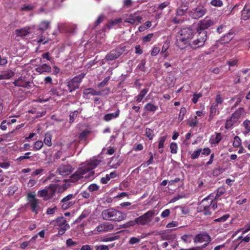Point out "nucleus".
Returning a JSON list of instances; mask_svg holds the SVG:
<instances>
[{
  "instance_id": "1",
  "label": "nucleus",
  "mask_w": 250,
  "mask_h": 250,
  "mask_svg": "<svg viewBox=\"0 0 250 250\" xmlns=\"http://www.w3.org/2000/svg\"><path fill=\"white\" fill-rule=\"evenodd\" d=\"M101 163V161L97 159L91 160L87 164L83 167L79 168L78 170L71 176L70 180L75 182L83 177V175L89 172V176H92L94 171L92 170L96 167Z\"/></svg>"
},
{
  "instance_id": "2",
  "label": "nucleus",
  "mask_w": 250,
  "mask_h": 250,
  "mask_svg": "<svg viewBox=\"0 0 250 250\" xmlns=\"http://www.w3.org/2000/svg\"><path fill=\"white\" fill-rule=\"evenodd\" d=\"M195 32L190 27L182 29L178 33L176 44L181 49L186 48L194 36Z\"/></svg>"
},
{
  "instance_id": "3",
  "label": "nucleus",
  "mask_w": 250,
  "mask_h": 250,
  "mask_svg": "<svg viewBox=\"0 0 250 250\" xmlns=\"http://www.w3.org/2000/svg\"><path fill=\"white\" fill-rule=\"evenodd\" d=\"M155 211L150 210L144 213L143 215L136 218L134 220L129 221L123 225V228H128L134 227L136 225L145 226L148 225L152 221L155 215Z\"/></svg>"
},
{
  "instance_id": "4",
  "label": "nucleus",
  "mask_w": 250,
  "mask_h": 250,
  "mask_svg": "<svg viewBox=\"0 0 250 250\" xmlns=\"http://www.w3.org/2000/svg\"><path fill=\"white\" fill-rule=\"evenodd\" d=\"M101 216L104 220L119 222L124 220L126 217L125 213L112 208L104 210Z\"/></svg>"
},
{
  "instance_id": "5",
  "label": "nucleus",
  "mask_w": 250,
  "mask_h": 250,
  "mask_svg": "<svg viewBox=\"0 0 250 250\" xmlns=\"http://www.w3.org/2000/svg\"><path fill=\"white\" fill-rule=\"evenodd\" d=\"M197 33L196 39L193 41L191 40L188 45L193 49H196L203 46L207 39V32H197Z\"/></svg>"
},
{
  "instance_id": "6",
  "label": "nucleus",
  "mask_w": 250,
  "mask_h": 250,
  "mask_svg": "<svg viewBox=\"0 0 250 250\" xmlns=\"http://www.w3.org/2000/svg\"><path fill=\"white\" fill-rule=\"evenodd\" d=\"M28 205L30 207L31 211L36 214L41 211V208L40 206V201L35 197V194L31 193L27 194Z\"/></svg>"
},
{
  "instance_id": "7",
  "label": "nucleus",
  "mask_w": 250,
  "mask_h": 250,
  "mask_svg": "<svg viewBox=\"0 0 250 250\" xmlns=\"http://www.w3.org/2000/svg\"><path fill=\"white\" fill-rule=\"evenodd\" d=\"M85 74L81 73L80 74L75 76L67 83V86L70 92L75 91L79 88L80 84L82 79L84 78Z\"/></svg>"
},
{
  "instance_id": "8",
  "label": "nucleus",
  "mask_w": 250,
  "mask_h": 250,
  "mask_svg": "<svg viewBox=\"0 0 250 250\" xmlns=\"http://www.w3.org/2000/svg\"><path fill=\"white\" fill-rule=\"evenodd\" d=\"M207 12V10L204 6L200 5L190 11L189 15L193 19H198L204 16Z\"/></svg>"
},
{
  "instance_id": "9",
  "label": "nucleus",
  "mask_w": 250,
  "mask_h": 250,
  "mask_svg": "<svg viewBox=\"0 0 250 250\" xmlns=\"http://www.w3.org/2000/svg\"><path fill=\"white\" fill-rule=\"evenodd\" d=\"M214 24V22L213 20L208 18V17H206L198 22L197 32H207L205 30L208 29Z\"/></svg>"
},
{
  "instance_id": "10",
  "label": "nucleus",
  "mask_w": 250,
  "mask_h": 250,
  "mask_svg": "<svg viewBox=\"0 0 250 250\" xmlns=\"http://www.w3.org/2000/svg\"><path fill=\"white\" fill-rule=\"evenodd\" d=\"M74 168L70 165H61L56 172L62 176H65L71 174Z\"/></svg>"
},
{
  "instance_id": "11",
  "label": "nucleus",
  "mask_w": 250,
  "mask_h": 250,
  "mask_svg": "<svg viewBox=\"0 0 250 250\" xmlns=\"http://www.w3.org/2000/svg\"><path fill=\"white\" fill-rule=\"evenodd\" d=\"M74 197L75 195L73 194H70L62 199L61 203L62 204V208L65 210L72 206L75 204V202L71 201V200L74 198Z\"/></svg>"
},
{
  "instance_id": "12",
  "label": "nucleus",
  "mask_w": 250,
  "mask_h": 250,
  "mask_svg": "<svg viewBox=\"0 0 250 250\" xmlns=\"http://www.w3.org/2000/svg\"><path fill=\"white\" fill-rule=\"evenodd\" d=\"M50 224L52 225L53 227L57 228H63L65 225H69L67 223L66 219L63 216L58 217L56 219L52 220L50 222Z\"/></svg>"
},
{
  "instance_id": "13",
  "label": "nucleus",
  "mask_w": 250,
  "mask_h": 250,
  "mask_svg": "<svg viewBox=\"0 0 250 250\" xmlns=\"http://www.w3.org/2000/svg\"><path fill=\"white\" fill-rule=\"evenodd\" d=\"M110 89L106 88L102 91H96L92 88H87L83 90L84 95H91L92 96L95 95H106L108 94Z\"/></svg>"
},
{
  "instance_id": "14",
  "label": "nucleus",
  "mask_w": 250,
  "mask_h": 250,
  "mask_svg": "<svg viewBox=\"0 0 250 250\" xmlns=\"http://www.w3.org/2000/svg\"><path fill=\"white\" fill-rule=\"evenodd\" d=\"M114 226L108 222H104L96 227V230L99 233L110 231L113 230Z\"/></svg>"
},
{
  "instance_id": "15",
  "label": "nucleus",
  "mask_w": 250,
  "mask_h": 250,
  "mask_svg": "<svg viewBox=\"0 0 250 250\" xmlns=\"http://www.w3.org/2000/svg\"><path fill=\"white\" fill-rule=\"evenodd\" d=\"M210 241L211 238L210 236L206 232L197 234L194 239V242L195 243H202L204 242L209 243Z\"/></svg>"
},
{
  "instance_id": "16",
  "label": "nucleus",
  "mask_w": 250,
  "mask_h": 250,
  "mask_svg": "<svg viewBox=\"0 0 250 250\" xmlns=\"http://www.w3.org/2000/svg\"><path fill=\"white\" fill-rule=\"evenodd\" d=\"M122 54V52L119 49L113 50L106 55L105 59L107 61H113L118 58Z\"/></svg>"
},
{
  "instance_id": "17",
  "label": "nucleus",
  "mask_w": 250,
  "mask_h": 250,
  "mask_svg": "<svg viewBox=\"0 0 250 250\" xmlns=\"http://www.w3.org/2000/svg\"><path fill=\"white\" fill-rule=\"evenodd\" d=\"M142 17L141 16H136L135 14H131L129 15L128 18H126L125 20V22H128L130 24H139L141 22Z\"/></svg>"
},
{
  "instance_id": "18",
  "label": "nucleus",
  "mask_w": 250,
  "mask_h": 250,
  "mask_svg": "<svg viewBox=\"0 0 250 250\" xmlns=\"http://www.w3.org/2000/svg\"><path fill=\"white\" fill-rule=\"evenodd\" d=\"M30 83L29 82L25 81L24 77H20L13 82L15 86L22 87H30Z\"/></svg>"
},
{
  "instance_id": "19",
  "label": "nucleus",
  "mask_w": 250,
  "mask_h": 250,
  "mask_svg": "<svg viewBox=\"0 0 250 250\" xmlns=\"http://www.w3.org/2000/svg\"><path fill=\"white\" fill-rule=\"evenodd\" d=\"M210 196H208V197H206L204 199L202 200V201L201 202V203L199 204V206L198 208H210L211 207V205L212 204L213 202V199L210 198Z\"/></svg>"
},
{
  "instance_id": "20",
  "label": "nucleus",
  "mask_w": 250,
  "mask_h": 250,
  "mask_svg": "<svg viewBox=\"0 0 250 250\" xmlns=\"http://www.w3.org/2000/svg\"><path fill=\"white\" fill-rule=\"evenodd\" d=\"M46 189L48 197L46 198V200H49L54 195L57 190V185L55 184H51L48 187H45Z\"/></svg>"
},
{
  "instance_id": "21",
  "label": "nucleus",
  "mask_w": 250,
  "mask_h": 250,
  "mask_svg": "<svg viewBox=\"0 0 250 250\" xmlns=\"http://www.w3.org/2000/svg\"><path fill=\"white\" fill-rule=\"evenodd\" d=\"M188 8V3L186 2L181 4L177 9L176 13V16H184Z\"/></svg>"
},
{
  "instance_id": "22",
  "label": "nucleus",
  "mask_w": 250,
  "mask_h": 250,
  "mask_svg": "<svg viewBox=\"0 0 250 250\" xmlns=\"http://www.w3.org/2000/svg\"><path fill=\"white\" fill-rule=\"evenodd\" d=\"M35 70L40 74H42L45 72L49 73L51 72V68L46 63H44L36 67L35 68Z\"/></svg>"
},
{
  "instance_id": "23",
  "label": "nucleus",
  "mask_w": 250,
  "mask_h": 250,
  "mask_svg": "<svg viewBox=\"0 0 250 250\" xmlns=\"http://www.w3.org/2000/svg\"><path fill=\"white\" fill-rule=\"evenodd\" d=\"M50 27V22L44 21L41 22L39 25L37 32L39 33L43 32L44 31Z\"/></svg>"
},
{
  "instance_id": "24",
  "label": "nucleus",
  "mask_w": 250,
  "mask_h": 250,
  "mask_svg": "<svg viewBox=\"0 0 250 250\" xmlns=\"http://www.w3.org/2000/svg\"><path fill=\"white\" fill-rule=\"evenodd\" d=\"M30 33V28L24 27L21 29H18L15 30V34L19 37H25Z\"/></svg>"
},
{
  "instance_id": "25",
  "label": "nucleus",
  "mask_w": 250,
  "mask_h": 250,
  "mask_svg": "<svg viewBox=\"0 0 250 250\" xmlns=\"http://www.w3.org/2000/svg\"><path fill=\"white\" fill-rule=\"evenodd\" d=\"M120 114V110L118 109L116 112L112 113H108L106 114L104 116V119L106 121L108 122L112 120L113 118H117L119 116Z\"/></svg>"
},
{
  "instance_id": "26",
  "label": "nucleus",
  "mask_w": 250,
  "mask_h": 250,
  "mask_svg": "<svg viewBox=\"0 0 250 250\" xmlns=\"http://www.w3.org/2000/svg\"><path fill=\"white\" fill-rule=\"evenodd\" d=\"M250 18V8L245 5L242 11V19L245 21Z\"/></svg>"
},
{
  "instance_id": "27",
  "label": "nucleus",
  "mask_w": 250,
  "mask_h": 250,
  "mask_svg": "<svg viewBox=\"0 0 250 250\" xmlns=\"http://www.w3.org/2000/svg\"><path fill=\"white\" fill-rule=\"evenodd\" d=\"M148 91V88H145L141 91L139 95L135 97L138 103L141 102Z\"/></svg>"
},
{
  "instance_id": "28",
  "label": "nucleus",
  "mask_w": 250,
  "mask_h": 250,
  "mask_svg": "<svg viewBox=\"0 0 250 250\" xmlns=\"http://www.w3.org/2000/svg\"><path fill=\"white\" fill-rule=\"evenodd\" d=\"M243 112L244 108L240 107L232 114L231 118H232L233 119H235V121L237 122V120L240 118Z\"/></svg>"
},
{
  "instance_id": "29",
  "label": "nucleus",
  "mask_w": 250,
  "mask_h": 250,
  "mask_svg": "<svg viewBox=\"0 0 250 250\" xmlns=\"http://www.w3.org/2000/svg\"><path fill=\"white\" fill-rule=\"evenodd\" d=\"M49 93L50 95H56L57 96H61L62 95V91L61 90V87H53L52 88Z\"/></svg>"
},
{
  "instance_id": "30",
  "label": "nucleus",
  "mask_w": 250,
  "mask_h": 250,
  "mask_svg": "<svg viewBox=\"0 0 250 250\" xmlns=\"http://www.w3.org/2000/svg\"><path fill=\"white\" fill-rule=\"evenodd\" d=\"M234 37V34L232 32H229L221 38V41L224 42H228Z\"/></svg>"
},
{
  "instance_id": "31",
  "label": "nucleus",
  "mask_w": 250,
  "mask_h": 250,
  "mask_svg": "<svg viewBox=\"0 0 250 250\" xmlns=\"http://www.w3.org/2000/svg\"><path fill=\"white\" fill-rule=\"evenodd\" d=\"M222 139L221 134L220 133H216V136H212L210 141L211 144H218Z\"/></svg>"
},
{
  "instance_id": "32",
  "label": "nucleus",
  "mask_w": 250,
  "mask_h": 250,
  "mask_svg": "<svg viewBox=\"0 0 250 250\" xmlns=\"http://www.w3.org/2000/svg\"><path fill=\"white\" fill-rule=\"evenodd\" d=\"M158 108V106L149 103L145 106V109L150 112H154Z\"/></svg>"
},
{
  "instance_id": "33",
  "label": "nucleus",
  "mask_w": 250,
  "mask_h": 250,
  "mask_svg": "<svg viewBox=\"0 0 250 250\" xmlns=\"http://www.w3.org/2000/svg\"><path fill=\"white\" fill-rule=\"evenodd\" d=\"M90 133V132L88 130H84L80 134L79 136V140L86 141V138L87 136L89 135Z\"/></svg>"
},
{
  "instance_id": "34",
  "label": "nucleus",
  "mask_w": 250,
  "mask_h": 250,
  "mask_svg": "<svg viewBox=\"0 0 250 250\" xmlns=\"http://www.w3.org/2000/svg\"><path fill=\"white\" fill-rule=\"evenodd\" d=\"M218 107V105L217 104L213 103L210 108V115L209 118H212L215 114L217 109Z\"/></svg>"
},
{
  "instance_id": "35",
  "label": "nucleus",
  "mask_w": 250,
  "mask_h": 250,
  "mask_svg": "<svg viewBox=\"0 0 250 250\" xmlns=\"http://www.w3.org/2000/svg\"><path fill=\"white\" fill-rule=\"evenodd\" d=\"M168 48V45L167 43L164 44L162 48V50L160 53L161 55L164 58H166L169 55L168 53L167 52Z\"/></svg>"
},
{
  "instance_id": "36",
  "label": "nucleus",
  "mask_w": 250,
  "mask_h": 250,
  "mask_svg": "<svg viewBox=\"0 0 250 250\" xmlns=\"http://www.w3.org/2000/svg\"><path fill=\"white\" fill-rule=\"evenodd\" d=\"M121 22V19H115L114 20H111L109 21V23L106 24V26L109 28H111L113 27L115 25H117L120 23Z\"/></svg>"
},
{
  "instance_id": "37",
  "label": "nucleus",
  "mask_w": 250,
  "mask_h": 250,
  "mask_svg": "<svg viewBox=\"0 0 250 250\" xmlns=\"http://www.w3.org/2000/svg\"><path fill=\"white\" fill-rule=\"evenodd\" d=\"M236 122V121H235V119H233L230 117L229 119L227 120L225 127L226 129H229L234 125Z\"/></svg>"
},
{
  "instance_id": "38",
  "label": "nucleus",
  "mask_w": 250,
  "mask_h": 250,
  "mask_svg": "<svg viewBox=\"0 0 250 250\" xmlns=\"http://www.w3.org/2000/svg\"><path fill=\"white\" fill-rule=\"evenodd\" d=\"M38 34L39 36V39L38 41V42H43V44H45L48 42V40L46 39V37L45 35L43 34V32L39 33L38 32Z\"/></svg>"
},
{
  "instance_id": "39",
  "label": "nucleus",
  "mask_w": 250,
  "mask_h": 250,
  "mask_svg": "<svg viewBox=\"0 0 250 250\" xmlns=\"http://www.w3.org/2000/svg\"><path fill=\"white\" fill-rule=\"evenodd\" d=\"M192 235L191 234H185L181 236V239L186 243H190L191 241V238L192 237Z\"/></svg>"
},
{
  "instance_id": "40",
  "label": "nucleus",
  "mask_w": 250,
  "mask_h": 250,
  "mask_svg": "<svg viewBox=\"0 0 250 250\" xmlns=\"http://www.w3.org/2000/svg\"><path fill=\"white\" fill-rule=\"evenodd\" d=\"M88 215V213L86 210H83L80 216L76 220V223H80L82 220L87 217Z\"/></svg>"
},
{
  "instance_id": "41",
  "label": "nucleus",
  "mask_w": 250,
  "mask_h": 250,
  "mask_svg": "<svg viewBox=\"0 0 250 250\" xmlns=\"http://www.w3.org/2000/svg\"><path fill=\"white\" fill-rule=\"evenodd\" d=\"M79 112L78 110H75L70 113L69 115V122L72 123L74 122V120L77 117Z\"/></svg>"
},
{
  "instance_id": "42",
  "label": "nucleus",
  "mask_w": 250,
  "mask_h": 250,
  "mask_svg": "<svg viewBox=\"0 0 250 250\" xmlns=\"http://www.w3.org/2000/svg\"><path fill=\"white\" fill-rule=\"evenodd\" d=\"M199 209V212H203L205 215H211L212 211L210 210V208H198Z\"/></svg>"
},
{
  "instance_id": "43",
  "label": "nucleus",
  "mask_w": 250,
  "mask_h": 250,
  "mask_svg": "<svg viewBox=\"0 0 250 250\" xmlns=\"http://www.w3.org/2000/svg\"><path fill=\"white\" fill-rule=\"evenodd\" d=\"M241 145V140L240 138L236 136L234 138V141L233 142V146L234 147H238Z\"/></svg>"
},
{
  "instance_id": "44",
  "label": "nucleus",
  "mask_w": 250,
  "mask_h": 250,
  "mask_svg": "<svg viewBox=\"0 0 250 250\" xmlns=\"http://www.w3.org/2000/svg\"><path fill=\"white\" fill-rule=\"evenodd\" d=\"M44 143L48 146H51L52 145L51 135L50 134L46 133L45 134Z\"/></svg>"
},
{
  "instance_id": "45",
  "label": "nucleus",
  "mask_w": 250,
  "mask_h": 250,
  "mask_svg": "<svg viewBox=\"0 0 250 250\" xmlns=\"http://www.w3.org/2000/svg\"><path fill=\"white\" fill-rule=\"evenodd\" d=\"M210 3L215 7H221L223 4L221 0H211Z\"/></svg>"
},
{
  "instance_id": "46",
  "label": "nucleus",
  "mask_w": 250,
  "mask_h": 250,
  "mask_svg": "<svg viewBox=\"0 0 250 250\" xmlns=\"http://www.w3.org/2000/svg\"><path fill=\"white\" fill-rule=\"evenodd\" d=\"M70 225H65V227L61 228H57L58 229V234L60 235H62L65 232V231L70 228Z\"/></svg>"
},
{
  "instance_id": "47",
  "label": "nucleus",
  "mask_w": 250,
  "mask_h": 250,
  "mask_svg": "<svg viewBox=\"0 0 250 250\" xmlns=\"http://www.w3.org/2000/svg\"><path fill=\"white\" fill-rule=\"evenodd\" d=\"M38 195L40 197H43L44 200H46V198L48 197V195L47 194V191L45 188L43 189L39 190L38 192Z\"/></svg>"
},
{
  "instance_id": "48",
  "label": "nucleus",
  "mask_w": 250,
  "mask_h": 250,
  "mask_svg": "<svg viewBox=\"0 0 250 250\" xmlns=\"http://www.w3.org/2000/svg\"><path fill=\"white\" fill-rule=\"evenodd\" d=\"M225 192V189L222 187L219 188L217 190V193L215 197V199H218Z\"/></svg>"
},
{
  "instance_id": "49",
  "label": "nucleus",
  "mask_w": 250,
  "mask_h": 250,
  "mask_svg": "<svg viewBox=\"0 0 250 250\" xmlns=\"http://www.w3.org/2000/svg\"><path fill=\"white\" fill-rule=\"evenodd\" d=\"M146 134L149 140H152L154 136L153 130L150 128H147L146 129Z\"/></svg>"
},
{
  "instance_id": "50",
  "label": "nucleus",
  "mask_w": 250,
  "mask_h": 250,
  "mask_svg": "<svg viewBox=\"0 0 250 250\" xmlns=\"http://www.w3.org/2000/svg\"><path fill=\"white\" fill-rule=\"evenodd\" d=\"M170 152L172 154H176L177 152V145L176 143L173 142L170 146Z\"/></svg>"
},
{
  "instance_id": "51",
  "label": "nucleus",
  "mask_w": 250,
  "mask_h": 250,
  "mask_svg": "<svg viewBox=\"0 0 250 250\" xmlns=\"http://www.w3.org/2000/svg\"><path fill=\"white\" fill-rule=\"evenodd\" d=\"M167 138V135H165L160 137L159 144H158V148L159 149L162 148L164 147V143Z\"/></svg>"
},
{
  "instance_id": "52",
  "label": "nucleus",
  "mask_w": 250,
  "mask_h": 250,
  "mask_svg": "<svg viewBox=\"0 0 250 250\" xmlns=\"http://www.w3.org/2000/svg\"><path fill=\"white\" fill-rule=\"evenodd\" d=\"M141 238L132 237L130 238L128 243L130 245H134L139 243L141 241Z\"/></svg>"
},
{
  "instance_id": "53",
  "label": "nucleus",
  "mask_w": 250,
  "mask_h": 250,
  "mask_svg": "<svg viewBox=\"0 0 250 250\" xmlns=\"http://www.w3.org/2000/svg\"><path fill=\"white\" fill-rule=\"evenodd\" d=\"M202 152V149H198L195 151H194L193 153L191 155V158L192 159H197L200 155L201 152Z\"/></svg>"
},
{
  "instance_id": "54",
  "label": "nucleus",
  "mask_w": 250,
  "mask_h": 250,
  "mask_svg": "<svg viewBox=\"0 0 250 250\" xmlns=\"http://www.w3.org/2000/svg\"><path fill=\"white\" fill-rule=\"evenodd\" d=\"M243 125L246 129V133L248 134L250 131V121L249 120H245L243 122Z\"/></svg>"
},
{
  "instance_id": "55",
  "label": "nucleus",
  "mask_w": 250,
  "mask_h": 250,
  "mask_svg": "<svg viewBox=\"0 0 250 250\" xmlns=\"http://www.w3.org/2000/svg\"><path fill=\"white\" fill-rule=\"evenodd\" d=\"M43 144L42 142L41 141H37L34 143V148L36 150L40 149L43 146Z\"/></svg>"
},
{
  "instance_id": "56",
  "label": "nucleus",
  "mask_w": 250,
  "mask_h": 250,
  "mask_svg": "<svg viewBox=\"0 0 250 250\" xmlns=\"http://www.w3.org/2000/svg\"><path fill=\"white\" fill-rule=\"evenodd\" d=\"M198 120L196 117H195L193 119L188 122V125L191 127H195L198 124Z\"/></svg>"
},
{
  "instance_id": "57",
  "label": "nucleus",
  "mask_w": 250,
  "mask_h": 250,
  "mask_svg": "<svg viewBox=\"0 0 250 250\" xmlns=\"http://www.w3.org/2000/svg\"><path fill=\"white\" fill-rule=\"evenodd\" d=\"M119 238V236L118 235H115L114 236L111 237H108L104 238L103 239V241L104 242H111L114 241L115 240H117Z\"/></svg>"
},
{
  "instance_id": "58",
  "label": "nucleus",
  "mask_w": 250,
  "mask_h": 250,
  "mask_svg": "<svg viewBox=\"0 0 250 250\" xmlns=\"http://www.w3.org/2000/svg\"><path fill=\"white\" fill-rule=\"evenodd\" d=\"M202 96V94L201 93L198 94H194L193 96V98L192 99V101L194 104L197 103L198 99Z\"/></svg>"
},
{
  "instance_id": "59",
  "label": "nucleus",
  "mask_w": 250,
  "mask_h": 250,
  "mask_svg": "<svg viewBox=\"0 0 250 250\" xmlns=\"http://www.w3.org/2000/svg\"><path fill=\"white\" fill-rule=\"evenodd\" d=\"M145 64L146 61L143 60H142L141 63L138 65L137 68L142 71H146Z\"/></svg>"
},
{
  "instance_id": "60",
  "label": "nucleus",
  "mask_w": 250,
  "mask_h": 250,
  "mask_svg": "<svg viewBox=\"0 0 250 250\" xmlns=\"http://www.w3.org/2000/svg\"><path fill=\"white\" fill-rule=\"evenodd\" d=\"M77 244V243L74 242L72 240V239L69 238L66 241V245L67 247H71L76 246Z\"/></svg>"
},
{
  "instance_id": "61",
  "label": "nucleus",
  "mask_w": 250,
  "mask_h": 250,
  "mask_svg": "<svg viewBox=\"0 0 250 250\" xmlns=\"http://www.w3.org/2000/svg\"><path fill=\"white\" fill-rule=\"evenodd\" d=\"M186 109L185 107H182L181 108L179 116V119L180 120V121H182L183 119L184 115L186 113Z\"/></svg>"
},
{
  "instance_id": "62",
  "label": "nucleus",
  "mask_w": 250,
  "mask_h": 250,
  "mask_svg": "<svg viewBox=\"0 0 250 250\" xmlns=\"http://www.w3.org/2000/svg\"><path fill=\"white\" fill-rule=\"evenodd\" d=\"M12 76V73H4L3 74L0 75V80L3 79H8L10 78Z\"/></svg>"
},
{
  "instance_id": "63",
  "label": "nucleus",
  "mask_w": 250,
  "mask_h": 250,
  "mask_svg": "<svg viewBox=\"0 0 250 250\" xmlns=\"http://www.w3.org/2000/svg\"><path fill=\"white\" fill-rule=\"evenodd\" d=\"M98 189H99V186L96 184H91L88 187V189L91 192L96 191Z\"/></svg>"
},
{
  "instance_id": "64",
  "label": "nucleus",
  "mask_w": 250,
  "mask_h": 250,
  "mask_svg": "<svg viewBox=\"0 0 250 250\" xmlns=\"http://www.w3.org/2000/svg\"><path fill=\"white\" fill-rule=\"evenodd\" d=\"M153 36V34H148L143 38V41L144 42H149Z\"/></svg>"
}]
</instances>
